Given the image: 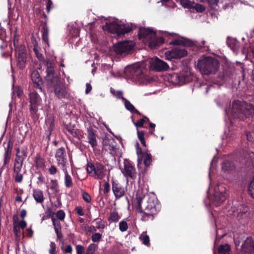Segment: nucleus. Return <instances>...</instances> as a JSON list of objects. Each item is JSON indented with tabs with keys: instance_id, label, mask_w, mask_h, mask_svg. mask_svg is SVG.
Wrapping results in <instances>:
<instances>
[{
	"instance_id": "1",
	"label": "nucleus",
	"mask_w": 254,
	"mask_h": 254,
	"mask_svg": "<svg viewBox=\"0 0 254 254\" xmlns=\"http://www.w3.org/2000/svg\"><path fill=\"white\" fill-rule=\"evenodd\" d=\"M136 199L142 220H152L153 215L157 213L156 198L154 196L150 197L143 193L142 190H138L136 192Z\"/></svg>"
},
{
	"instance_id": "2",
	"label": "nucleus",
	"mask_w": 254,
	"mask_h": 254,
	"mask_svg": "<svg viewBox=\"0 0 254 254\" xmlns=\"http://www.w3.org/2000/svg\"><path fill=\"white\" fill-rule=\"evenodd\" d=\"M169 35L177 36V34L164 31L162 32L161 35H160V33H157L150 28H141L138 33L139 39L147 44L151 48H155L162 45L164 42V37Z\"/></svg>"
},
{
	"instance_id": "3",
	"label": "nucleus",
	"mask_w": 254,
	"mask_h": 254,
	"mask_svg": "<svg viewBox=\"0 0 254 254\" xmlns=\"http://www.w3.org/2000/svg\"><path fill=\"white\" fill-rule=\"evenodd\" d=\"M230 112L234 118L244 120L254 114V107L251 104L237 101L233 102Z\"/></svg>"
},
{
	"instance_id": "4",
	"label": "nucleus",
	"mask_w": 254,
	"mask_h": 254,
	"mask_svg": "<svg viewBox=\"0 0 254 254\" xmlns=\"http://www.w3.org/2000/svg\"><path fill=\"white\" fill-rule=\"evenodd\" d=\"M197 66L202 74L208 75L215 73L219 67L218 60L210 57L198 61Z\"/></svg>"
},
{
	"instance_id": "5",
	"label": "nucleus",
	"mask_w": 254,
	"mask_h": 254,
	"mask_svg": "<svg viewBox=\"0 0 254 254\" xmlns=\"http://www.w3.org/2000/svg\"><path fill=\"white\" fill-rule=\"evenodd\" d=\"M105 31H108L112 33H117L118 35L124 34L129 32L131 30V28L129 26L121 23L117 19H113L112 21L107 22L105 26H103Z\"/></svg>"
},
{
	"instance_id": "6",
	"label": "nucleus",
	"mask_w": 254,
	"mask_h": 254,
	"mask_svg": "<svg viewBox=\"0 0 254 254\" xmlns=\"http://www.w3.org/2000/svg\"><path fill=\"white\" fill-rule=\"evenodd\" d=\"M193 75L188 68L179 73H174L170 76L171 81L175 84L182 85L192 81Z\"/></svg>"
},
{
	"instance_id": "7",
	"label": "nucleus",
	"mask_w": 254,
	"mask_h": 254,
	"mask_svg": "<svg viewBox=\"0 0 254 254\" xmlns=\"http://www.w3.org/2000/svg\"><path fill=\"white\" fill-rule=\"evenodd\" d=\"M87 171L90 176L102 180L105 176L106 170L104 165L100 163H88Z\"/></svg>"
},
{
	"instance_id": "8",
	"label": "nucleus",
	"mask_w": 254,
	"mask_h": 254,
	"mask_svg": "<svg viewBox=\"0 0 254 254\" xmlns=\"http://www.w3.org/2000/svg\"><path fill=\"white\" fill-rule=\"evenodd\" d=\"M225 190V188L222 185H219L214 188V193L211 206L217 207L225 200L227 197Z\"/></svg>"
},
{
	"instance_id": "9",
	"label": "nucleus",
	"mask_w": 254,
	"mask_h": 254,
	"mask_svg": "<svg viewBox=\"0 0 254 254\" xmlns=\"http://www.w3.org/2000/svg\"><path fill=\"white\" fill-rule=\"evenodd\" d=\"M134 46V43L132 41H124L119 42L113 47V51L117 55L128 54Z\"/></svg>"
},
{
	"instance_id": "10",
	"label": "nucleus",
	"mask_w": 254,
	"mask_h": 254,
	"mask_svg": "<svg viewBox=\"0 0 254 254\" xmlns=\"http://www.w3.org/2000/svg\"><path fill=\"white\" fill-rule=\"evenodd\" d=\"M125 74L127 78L136 80L143 77L141 69L138 65H131L126 67Z\"/></svg>"
},
{
	"instance_id": "11",
	"label": "nucleus",
	"mask_w": 254,
	"mask_h": 254,
	"mask_svg": "<svg viewBox=\"0 0 254 254\" xmlns=\"http://www.w3.org/2000/svg\"><path fill=\"white\" fill-rule=\"evenodd\" d=\"M147 62L152 70L161 71L167 70L169 68V65L166 63L156 57L148 59Z\"/></svg>"
},
{
	"instance_id": "12",
	"label": "nucleus",
	"mask_w": 254,
	"mask_h": 254,
	"mask_svg": "<svg viewBox=\"0 0 254 254\" xmlns=\"http://www.w3.org/2000/svg\"><path fill=\"white\" fill-rule=\"evenodd\" d=\"M13 231L14 233L17 238H20L23 237V232L21 229H23L27 225L26 222L22 220L19 221V218L17 215H14L13 216Z\"/></svg>"
},
{
	"instance_id": "13",
	"label": "nucleus",
	"mask_w": 254,
	"mask_h": 254,
	"mask_svg": "<svg viewBox=\"0 0 254 254\" xmlns=\"http://www.w3.org/2000/svg\"><path fill=\"white\" fill-rule=\"evenodd\" d=\"M187 51L182 48H176L170 51H166L165 53V58L168 60L173 59H180L186 56Z\"/></svg>"
},
{
	"instance_id": "14",
	"label": "nucleus",
	"mask_w": 254,
	"mask_h": 254,
	"mask_svg": "<svg viewBox=\"0 0 254 254\" xmlns=\"http://www.w3.org/2000/svg\"><path fill=\"white\" fill-rule=\"evenodd\" d=\"M55 158L58 164L61 167V169L67 168V159L65 149L64 147H61L57 150Z\"/></svg>"
},
{
	"instance_id": "15",
	"label": "nucleus",
	"mask_w": 254,
	"mask_h": 254,
	"mask_svg": "<svg viewBox=\"0 0 254 254\" xmlns=\"http://www.w3.org/2000/svg\"><path fill=\"white\" fill-rule=\"evenodd\" d=\"M241 254H254V243L248 238L241 246Z\"/></svg>"
},
{
	"instance_id": "16",
	"label": "nucleus",
	"mask_w": 254,
	"mask_h": 254,
	"mask_svg": "<svg viewBox=\"0 0 254 254\" xmlns=\"http://www.w3.org/2000/svg\"><path fill=\"white\" fill-rule=\"evenodd\" d=\"M123 173L127 179H134L136 176L135 169L128 162H125L124 170Z\"/></svg>"
},
{
	"instance_id": "17",
	"label": "nucleus",
	"mask_w": 254,
	"mask_h": 254,
	"mask_svg": "<svg viewBox=\"0 0 254 254\" xmlns=\"http://www.w3.org/2000/svg\"><path fill=\"white\" fill-rule=\"evenodd\" d=\"M16 52L18 54L17 57V64L19 68H23L26 64V56L25 49L23 47H21V50L18 51L17 49L15 50Z\"/></svg>"
},
{
	"instance_id": "18",
	"label": "nucleus",
	"mask_w": 254,
	"mask_h": 254,
	"mask_svg": "<svg viewBox=\"0 0 254 254\" xmlns=\"http://www.w3.org/2000/svg\"><path fill=\"white\" fill-rule=\"evenodd\" d=\"M31 80L35 88L42 91L43 81L38 70H33L31 74Z\"/></svg>"
},
{
	"instance_id": "19",
	"label": "nucleus",
	"mask_w": 254,
	"mask_h": 254,
	"mask_svg": "<svg viewBox=\"0 0 254 254\" xmlns=\"http://www.w3.org/2000/svg\"><path fill=\"white\" fill-rule=\"evenodd\" d=\"M112 190L116 199H119L125 194V189L115 181L112 182Z\"/></svg>"
},
{
	"instance_id": "20",
	"label": "nucleus",
	"mask_w": 254,
	"mask_h": 254,
	"mask_svg": "<svg viewBox=\"0 0 254 254\" xmlns=\"http://www.w3.org/2000/svg\"><path fill=\"white\" fill-rule=\"evenodd\" d=\"M55 118L52 115L48 116L46 119L45 129L50 135L54 127Z\"/></svg>"
},
{
	"instance_id": "21",
	"label": "nucleus",
	"mask_w": 254,
	"mask_h": 254,
	"mask_svg": "<svg viewBox=\"0 0 254 254\" xmlns=\"http://www.w3.org/2000/svg\"><path fill=\"white\" fill-rule=\"evenodd\" d=\"M46 65L47 79L48 80L51 81L52 82L53 81L54 73V64L50 61L48 60L46 62Z\"/></svg>"
},
{
	"instance_id": "22",
	"label": "nucleus",
	"mask_w": 254,
	"mask_h": 254,
	"mask_svg": "<svg viewBox=\"0 0 254 254\" xmlns=\"http://www.w3.org/2000/svg\"><path fill=\"white\" fill-rule=\"evenodd\" d=\"M55 93L58 98H62L65 97L67 92L64 86L60 83H57L55 87Z\"/></svg>"
},
{
	"instance_id": "23",
	"label": "nucleus",
	"mask_w": 254,
	"mask_h": 254,
	"mask_svg": "<svg viewBox=\"0 0 254 254\" xmlns=\"http://www.w3.org/2000/svg\"><path fill=\"white\" fill-rule=\"evenodd\" d=\"M234 168L233 164L229 161L224 162L222 164V171L227 177L228 175L232 174V171Z\"/></svg>"
},
{
	"instance_id": "24",
	"label": "nucleus",
	"mask_w": 254,
	"mask_h": 254,
	"mask_svg": "<svg viewBox=\"0 0 254 254\" xmlns=\"http://www.w3.org/2000/svg\"><path fill=\"white\" fill-rule=\"evenodd\" d=\"M30 96V102L31 105V109L33 110H36V107L39 104L40 100L39 96L37 93L32 92L29 95Z\"/></svg>"
},
{
	"instance_id": "25",
	"label": "nucleus",
	"mask_w": 254,
	"mask_h": 254,
	"mask_svg": "<svg viewBox=\"0 0 254 254\" xmlns=\"http://www.w3.org/2000/svg\"><path fill=\"white\" fill-rule=\"evenodd\" d=\"M249 208L248 207L244 205H241L238 207L236 211H235L234 209L232 211L234 213L233 215L238 218H241L243 217V214H246Z\"/></svg>"
},
{
	"instance_id": "26",
	"label": "nucleus",
	"mask_w": 254,
	"mask_h": 254,
	"mask_svg": "<svg viewBox=\"0 0 254 254\" xmlns=\"http://www.w3.org/2000/svg\"><path fill=\"white\" fill-rule=\"evenodd\" d=\"M64 173V184L66 188H70L73 185L72 180L71 176L68 174L67 168L62 169Z\"/></svg>"
},
{
	"instance_id": "27",
	"label": "nucleus",
	"mask_w": 254,
	"mask_h": 254,
	"mask_svg": "<svg viewBox=\"0 0 254 254\" xmlns=\"http://www.w3.org/2000/svg\"><path fill=\"white\" fill-rule=\"evenodd\" d=\"M33 196L37 203H41L44 201L43 191L37 189L33 190Z\"/></svg>"
},
{
	"instance_id": "28",
	"label": "nucleus",
	"mask_w": 254,
	"mask_h": 254,
	"mask_svg": "<svg viewBox=\"0 0 254 254\" xmlns=\"http://www.w3.org/2000/svg\"><path fill=\"white\" fill-rule=\"evenodd\" d=\"M88 142L93 147L96 146L97 144V140L95 138V134L92 130H89L88 132Z\"/></svg>"
},
{
	"instance_id": "29",
	"label": "nucleus",
	"mask_w": 254,
	"mask_h": 254,
	"mask_svg": "<svg viewBox=\"0 0 254 254\" xmlns=\"http://www.w3.org/2000/svg\"><path fill=\"white\" fill-rule=\"evenodd\" d=\"M123 102L124 104L125 108L127 110H128L129 111H130L132 113H137V114H139V112H138V111L135 109V108L134 107L133 105L132 104H131L129 101L127 100L125 98H123Z\"/></svg>"
},
{
	"instance_id": "30",
	"label": "nucleus",
	"mask_w": 254,
	"mask_h": 254,
	"mask_svg": "<svg viewBox=\"0 0 254 254\" xmlns=\"http://www.w3.org/2000/svg\"><path fill=\"white\" fill-rule=\"evenodd\" d=\"M121 218L118 212L116 211L111 212L108 218V221L110 223H116L118 222Z\"/></svg>"
},
{
	"instance_id": "31",
	"label": "nucleus",
	"mask_w": 254,
	"mask_h": 254,
	"mask_svg": "<svg viewBox=\"0 0 254 254\" xmlns=\"http://www.w3.org/2000/svg\"><path fill=\"white\" fill-rule=\"evenodd\" d=\"M230 247L229 245H222L218 249L219 254H230Z\"/></svg>"
},
{
	"instance_id": "32",
	"label": "nucleus",
	"mask_w": 254,
	"mask_h": 254,
	"mask_svg": "<svg viewBox=\"0 0 254 254\" xmlns=\"http://www.w3.org/2000/svg\"><path fill=\"white\" fill-rule=\"evenodd\" d=\"M228 45L234 53H237L238 50L239 43L237 40L235 39L230 40L228 43Z\"/></svg>"
},
{
	"instance_id": "33",
	"label": "nucleus",
	"mask_w": 254,
	"mask_h": 254,
	"mask_svg": "<svg viewBox=\"0 0 254 254\" xmlns=\"http://www.w3.org/2000/svg\"><path fill=\"white\" fill-rule=\"evenodd\" d=\"M36 167L44 168L45 166V161L40 156H36L35 160Z\"/></svg>"
},
{
	"instance_id": "34",
	"label": "nucleus",
	"mask_w": 254,
	"mask_h": 254,
	"mask_svg": "<svg viewBox=\"0 0 254 254\" xmlns=\"http://www.w3.org/2000/svg\"><path fill=\"white\" fill-rule=\"evenodd\" d=\"M22 161L20 158L16 159L14 164V171L15 173H19L22 166Z\"/></svg>"
},
{
	"instance_id": "35",
	"label": "nucleus",
	"mask_w": 254,
	"mask_h": 254,
	"mask_svg": "<svg viewBox=\"0 0 254 254\" xmlns=\"http://www.w3.org/2000/svg\"><path fill=\"white\" fill-rule=\"evenodd\" d=\"M11 152V148L10 145H7V148L5 149L4 152V164H6L9 161Z\"/></svg>"
},
{
	"instance_id": "36",
	"label": "nucleus",
	"mask_w": 254,
	"mask_h": 254,
	"mask_svg": "<svg viewBox=\"0 0 254 254\" xmlns=\"http://www.w3.org/2000/svg\"><path fill=\"white\" fill-rule=\"evenodd\" d=\"M248 193L252 197L254 198V177L249 183Z\"/></svg>"
},
{
	"instance_id": "37",
	"label": "nucleus",
	"mask_w": 254,
	"mask_h": 254,
	"mask_svg": "<svg viewBox=\"0 0 254 254\" xmlns=\"http://www.w3.org/2000/svg\"><path fill=\"white\" fill-rule=\"evenodd\" d=\"M97 248V246L96 244L94 243L90 244L87 249L85 254H94Z\"/></svg>"
},
{
	"instance_id": "38",
	"label": "nucleus",
	"mask_w": 254,
	"mask_h": 254,
	"mask_svg": "<svg viewBox=\"0 0 254 254\" xmlns=\"http://www.w3.org/2000/svg\"><path fill=\"white\" fill-rule=\"evenodd\" d=\"M65 129L72 136H75L76 135V129L70 124L66 126Z\"/></svg>"
},
{
	"instance_id": "39",
	"label": "nucleus",
	"mask_w": 254,
	"mask_h": 254,
	"mask_svg": "<svg viewBox=\"0 0 254 254\" xmlns=\"http://www.w3.org/2000/svg\"><path fill=\"white\" fill-rule=\"evenodd\" d=\"M119 227V229L121 232H125L127 230L128 225L126 221L122 220L120 222Z\"/></svg>"
},
{
	"instance_id": "40",
	"label": "nucleus",
	"mask_w": 254,
	"mask_h": 254,
	"mask_svg": "<svg viewBox=\"0 0 254 254\" xmlns=\"http://www.w3.org/2000/svg\"><path fill=\"white\" fill-rule=\"evenodd\" d=\"M144 132L143 131H139L137 130V136L139 139L141 143L144 146H146L145 141L144 138Z\"/></svg>"
},
{
	"instance_id": "41",
	"label": "nucleus",
	"mask_w": 254,
	"mask_h": 254,
	"mask_svg": "<svg viewBox=\"0 0 254 254\" xmlns=\"http://www.w3.org/2000/svg\"><path fill=\"white\" fill-rule=\"evenodd\" d=\"M140 239L142 242V243L145 245H148L149 244V236L146 235L145 234H142L140 237Z\"/></svg>"
},
{
	"instance_id": "42",
	"label": "nucleus",
	"mask_w": 254,
	"mask_h": 254,
	"mask_svg": "<svg viewBox=\"0 0 254 254\" xmlns=\"http://www.w3.org/2000/svg\"><path fill=\"white\" fill-rule=\"evenodd\" d=\"M146 121H149V119L148 118L144 119H141L139 120L137 122L134 123V126L138 127H142L143 126V124Z\"/></svg>"
},
{
	"instance_id": "43",
	"label": "nucleus",
	"mask_w": 254,
	"mask_h": 254,
	"mask_svg": "<svg viewBox=\"0 0 254 254\" xmlns=\"http://www.w3.org/2000/svg\"><path fill=\"white\" fill-rule=\"evenodd\" d=\"M102 238V235L99 233H95L92 236L91 239L93 242H99Z\"/></svg>"
},
{
	"instance_id": "44",
	"label": "nucleus",
	"mask_w": 254,
	"mask_h": 254,
	"mask_svg": "<svg viewBox=\"0 0 254 254\" xmlns=\"http://www.w3.org/2000/svg\"><path fill=\"white\" fill-rule=\"evenodd\" d=\"M111 92L117 98H121L123 101V98H124L123 96V92L122 91H116L115 90L111 89Z\"/></svg>"
},
{
	"instance_id": "45",
	"label": "nucleus",
	"mask_w": 254,
	"mask_h": 254,
	"mask_svg": "<svg viewBox=\"0 0 254 254\" xmlns=\"http://www.w3.org/2000/svg\"><path fill=\"white\" fill-rule=\"evenodd\" d=\"M34 52L37 57V58L39 60H43V55L41 53H40L39 51V48L37 46L35 45L34 49H33Z\"/></svg>"
},
{
	"instance_id": "46",
	"label": "nucleus",
	"mask_w": 254,
	"mask_h": 254,
	"mask_svg": "<svg viewBox=\"0 0 254 254\" xmlns=\"http://www.w3.org/2000/svg\"><path fill=\"white\" fill-rule=\"evenodd\" d=\"M143 161L145 166H149L151 162V155L147 154L144 157Z\"/></svg>"
},
{
	"instance_id": "47",
	"label": "nucleus",
	"mask_w": 254,
	"mask_h": 254,
	"mask_svg": "<svg viewBox=\"0 0 254 254\" xmlns=\"http://www.w3.org/2000/svg\"><path fill=\"white\" fill-rule=\"evenodd\" d=\"M194 7L195 9L199 12H202L205 10V7L204 5L199 3H196L195 4Z\"/></svg>"
},
{
	"instance_id": "48",
	"label": "nucleus",
	"mask_w": 254,
	"mask_h": 254,
	"mask_svg": "<svg viewBox=\"0 0 254 254\" xmlns=\"http://www.w3.org/2000/svg\"><path fill=\"white\" fill-rule=\"evenodd\" d=\"M56 216L60 220H63L64 218L65 213L63 210H60L57 211Z\"/></svg>"
},
{
	"instance_id": "49",
	"label": "nucleus",
	"mask_w": 254,
	"mask_h": 254,
	"mask_svg": "<svg viewBox=\"0 0 254 254\" xmlns=\"http://www.w3.org/2000/svg\"><path fill=\"white\" fill-rule=\"evenodd\" d=\"M82 198L86 202L89 203L91 201V199L90 196L85 191L82 192Z\"/></svg>"
},
{
	"instance_id": "50",
	"label": "nucleus",
	"mask_w": 254,
	"mask_h": 254,
	"mask_svg": "<svg viewBox=\"0 0 254 254\" xmlns=\"http://www.w3.org/2000/svg\"><path fill=\"white\" fill-rule=\"evenodd\" d=\"M56 245L55 243L51 242L50 244V249L49 250V253L50 254H56Z\"/></svg>"
},
{
	"instance_id": "51",
	"label": "nucleus",
	"mask_w": 254,
	"mask_h": 254,
	"mask_svg": "<svg viewBox=\"0 0 254 254\" xmlns=\"http://www.w3.org/2000/svg\"><path fill=\"white\" fill-rule=\"evenodd\" d=\"M53 7V2L51 0H46V9L48 12H49L51 9Z\"/></svg>"
},
{
	"instance_id": "52",
	"label": "nucleus",
	"mask_w": 254,
	"mask_h": 254,
	"mask_svg": "<svg viewBox=\"0 0 254 254\" xmlns=\"http://www.w3.org/2000/svg\"><path fill=\"white\" fill-rule=\"evenodd\" d=\"M77 254H83L84 252V248L81 245H77L76 247Z\"/></svg>"
},
{
	"instance_id": "53",
	"label": "nucleus",
	"mask_w": 254,
	"mask_h": 254,
	"mask_svg": "<svg viewBox=\"0 0 254 254\" xmlns=\"http://www.w3.org/2000/svg\"><path fill=\"white\" fill-rule=\"evenodd\" d=\"M173 43L174 44H176V45H184V46H189L190 45V42L186 43L184 41H183L182 40H175L173 42Z\"/></svg>"
},
{
	"instance_id": "54",
	"label": "nucleus",
	"mask_w": 254,
	"mask_h": 254,
	"mask_svg": "<svg viewBox=\"0 0 254 254\" xmlns=\"http://www.w3.org/2000/svg\"><path fill=\"white\" fill-rule=\"evenodd\" d=\"M49 173L51 175H54L56 174L57 172V169L54 165H52L49 169Z\"/></svg>"
},
{
	"instance_id": "55",
	"label": "nucleus",
	"mask_w": 254,
	"mask_h": 254,
	"mask_svg": "<svg viewBox=\"0 0 254 254\" xmlns=\"http://www.w3.org/2000/svg\"><path fill=\"white\" fill-rule=\"evenodd\" d=\"M53 224L54 226V228H61V223L60 221L58 220H56L54 218L52 219Z\"/></svg>"
},
{
	"instance_id": "56",
	"label": "nucleus",
	"mask_w": 254,
	"mask_h": 254,
	"mask_svg": "<svg viewBox=\"0 0 254 254\" xmlns=\"http://www.w3.org/2000/svg\"><path fill=\"white\" fill-rule=\"evenodd\" d=\"M110 186L108 182H105L104 185V193H107L110 191Z\"/></svg>"
},
{
	"instance_id": "57",
	"label": "nucleus",
	"mask_w": 254,
	"mask_h": 254,
	"mask_svg": "<svg viewBox=\"0 0 254 254\" xmlns=\"http://www.w3.org/2000/svg\"><path fill=\"white\" fill-rule=\"evenodd\" d=\"M75 211L79 216H83L84 213L83 209L81 206H77L75 208Z\"/></svg>"
},
{
	"instance_id": "58",
	"label": "nucleus",
	"mask_w": 254,
	"mask_h": 254,
	"mask_svg": "<svg viewBox=\"0 0 254 254\" xmlns=\"http://www.w3.org/2000/svg\"><path fill=\"white\" fill-rule=\"evenodd\" d=\"M16 173V175H15V181L16 182L20 183L22 181V179H23L22 175L21 174H19V173Z\"/></svg>"
},
{
	"instance_id": "59",
	"label": "nucleus",
	"mask_w": 254,
	"mask_h": 254,
	"mask_svg": "<svg viewBox=\"0 0 254 254\" xmlns=\"http://www.w3.org/2000/svg\"><path fill=\"white\" fill-rule=\"evenodd\" d=\"M52 185L51 187V189L54 190L56 191H58V184L56 181H52Z\"/></svg>"
},
{
	"instance_id": "60",
	"label": "nucleus",
	"mask_w": 254,
	"mask_h": 254,
	"mask_svg": "<svg viewBox=\"0 0 254 254\" xmlns=\"http://www.w3.org/2000/svg\"><path fill=\"white\" fill-rule=\"evenodd\" d=\"M181 3L184 7H189L190 5V1L188 0H183Z\"/></svg>"
},
{
	"instance_id": "61",
	"label": "nucleus",
	"mask_w": 254,
	"mask_h": 254,
	"mask_svg": "<svg viewBox=\"0 0 254 254\" xmlns=\"http://www.w3.org/2000/svg\"><path fill=\"white\" fill-rule=\"evenodd\" d=\"M42 39L43 41L48 44V31L47 30H45L42 35Z\"/></svg>"
},
{
	"instance_id": "62",
	"label": "nucleus",
	"mask_w": 254,
	"mask_h": 254,
	"mask_svg": "<svg viewBox=\"0 0 254 254\" xmlns=\"http://www.w3.org/2000/svg\"><path fill=\"white\" fill-rule=\"evenodd\" d=\"M207 1L212 6L217 5L219 0H207Z\"/></svg>"
},
{
	"instance_id": "63",
	"label": "nucleus",
	"mask_w": 254,
	"mask_h": 254,
	"mask_svg": "<svg viewBox=\"0 0 254 254\" xmlns=\"http://www.w3.org/2000/svg\"><path fill=\"white\" fill-rule=\"evenodd\" d=\"M249 51V49L247 48H246L245 47L244 48V49H243V50L242 51V54L243 55H244V56L245 57V59L247 58V57H248L247 54H248Z\"/></svg>"
},
{
	"instance_id": "64",
	"label": "nucleus",
	"mask_w": 254,
	"mask_h": 254,
	"mask_svg": "<svg viewBox=\"0 0 254 254\" xmlns=\"http://www.w3.org/2000/svg\"><path fill=\"white\" fill-rule=\"evenodd\" d=\"M86 90H85V93H86V94H88L91 90L92 86L89 83H86Z\"/></svg>"
}]
</instances>
